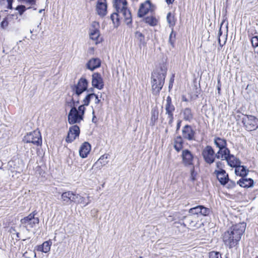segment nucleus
<instances>
[{"label":"nucleus","instance_id":"obj_1","mask_svg":"<svg viewBox=\"0 0 258 258\" xmlns=\"http://www.w3.org/2000/svg\"><path fill=\"white\" fill-rule=\"evenodd\" d=\"M246 224L239 223L231 226L223 235V241L230 248L236 246L245 231Z\"/></svg>","mask_w":258,"mask_h":258},{"label":"nucleus","instance_id":"obj_2","mask_svg":"<svg viewBox=\"0 0 258 258\" xmlns=\"http://www.w3.org/2000/svg\"><path fill=\"white\" fill-rule=\"evenodd\" d=\"M166 73V69L162 67L155 70L152 73V91L154 95L158 94L162 89L164 84Z\"/></svg>","mask_w":258,"mask_h":258},{"label":"nucleus","instance_id":"obj_3","mask_svg":"<svg viewBox=\"0 0 258 258\" xmlns=\"http://www.w3.org/2000/svg\"><path fill=\"white\" fill-rule=\"evenodd\" d=\"M70 106L72 107L68 114V122L71 124L79 123L83 120L84 115L86 108L84 105H80L77 109L78 105H74L72 102H70Z\"/></svg>","mask_w":258,"mask_h":258},{"label":"nucleus","instance_id":"obj_4","mask_svg":"<svg viewBox=\"0 0 258 258\" xmlns=\"http://www.w3.org/2000/svg\"><path fill=\"white\" fill-rule=\"evenodd\" d=\"M88 81L85 78H81L78 83L71 87L73 92L71 101L74 105H78L80 103V96L85 91L88 87Z\"/></svg>","mask_w":258,"mask_h":258},{"label":"nucleus","instance_id":"obj_5","mask_svg":"<svg viewBox=\"0 0 258 258\" xmlns=\"http://www.w3.org/2000/svg\"><path fill=\"white\" fill-rule=\"evenodd\" d=\"M127 4L126 0H115L114 6L116 12L122 15L125 23L128 25L132 23V19L131 12L126 7Z\"/></svg>","mask_w":258,"mask_h":258},{"label":"nucleus","instance_id":"obj_6","mask_svg":"<svg viewBox=\"0 0 258 258\" xmlns=\"http://www.w3.org/2000/svg\"><path fill=\"white\" fill-rule=\"evenodd\" d=\"M37 214V212L34 211L32 213H30L28 216L25 217L24 218L20 220L21 226L25 228L27 231H30L29 228H32L35 227L36 224L39 223V219L37 217H35Z\"/></svg>","mask_w":258,"mask_h":258},{"label":"nucleus","instance_id":"obj_7","mask_svg":"<svg viewBox=\"0 0 258 258\" xmlns=\"http://www.w3.org/2000/svg\"><path fill=\"white\" fill-rule=\"evenodd\" d=\"M23 141L27 143H32L39 146L42 144L41 134L38 130L27 133L24 137Z\"/></svg>","mask_w":258,"mask_h":258},{"label":"nucleus","instance_id":"obj_8","mask_svg":"<svg viewBox=\"0 0 258 258\" xmlns=\"http://www.w3.org/2000/svg\"><path fill=\"white\" fill-rule=\"evenodd\" d=\"M242 115V122L247 131H254L258 127V119L255 116L250 115Z\"/></svg>","mask_w":258,"mask_h":258},{"label":"nucleus","instance_id":"obj_9","mask_svg":"<svg viewBox=\"0 0 258 258\" xmlns=\"http://www.w3.org/2000/svg\"><path fill=\"white\" fill-rule=\"evenodd\" d=\"M218 152L215 153L213 148L210 146H206L202 152V155L206 163L211 164L215 162V158L218 159Z\"/></svg>","mask_w":258,"mask_h":258},{"label":"nucleus","instance_id":"obj_10","mask_svg":"<svg viewBox=\"0 0 258 258\" xmlns=\"http://www.w3.org/2000/svg\"><path fill=\"white\" fill-rule=\"evenodd\" d=\"M100 25L98 22L94 21L92 23L89 29L90 38L94 41L95 44H98L102 41V38L100 37V33L99 31Z\"/></svg>","mask_w":258,"mask_h":258},{"label":"nucleus","instance_id":"obj_11","mask_svg":"<svg viewBox=\"0 0 258 258\" xmlns=\"http://www.w3.org/2000/svg\"><path fill=\"white\" fill-rule=\"evenodd\" d=\"M214 143L217 147L219 148L218 151V159H220L222 155L226 156L229 152V149L226 147L227 142L226 140L219 137H215Z\"/></svg>","mask_w":258,"mask_h":258},{"label":"nucleus","instance_id":"obj_12","mask_svg":"<svg viewBox=\"0 0 258 258\" xmlns=\"http://www.w3.org/2000/svg\"><path fill=\"white\" fill-rule=\"evenodd\" d=\"M165 114L167 115V119L168 120V124L172 126L173 121V112L175 111V107L172 104L171 98L170 96H168L166 100V104L165 105Z\"/></svg>","mask_w":258,"mask_h":258},{"label":"nucleus","instance_id":"obj_13","mask_svg":"<svg viewBox=\"0 0 258 258\" xmlns=\"http://www.w3.org/2000/svg\"><path fill=\"white\" fill-rule=\"evenodd\" d=\"M182 163L185 167L194 166V155L188 149L183 150L181 155Z\"/></svg>","mask_w":258,"mask_h":258},{"label":"nucleus","instance_id":"obj_14","mask_svg":"<svg viewBox=\"0 0 258 258\" xmlns=\"http://www.w3.org/2000/svg\"><path fill=\"white\" fill-rule=\"evenodd\" d=\"M211 213V210L203 205H199L189 209L188 213L194 215L208 216Z\"/></svg>","mask_w":258,"mask_h":258},{"label":"nucleus","instance_id":"obj_15","mask_svg":"<svg viewBox=\"0 0 258 258\" xmlns=\"http://www.w3.org/2000/svg\"><path fill=\"white\" fill-rule=\"evenodd\" d=\"M183 138L188 141L196 140V131L189 125H185L182 130Z\"/></svg>","mask_w":258,"mask_h":258},{"label":"nucleus","instance_id":"obj_16","mask_svg":"<svg viewBox=\"0 0 258 258\" xmlns=\"http://www.w3.org/2000/svg\"><path fill=\"white\" fill-rule=\"evenodd\" d=\"M80 133V128L77 125H74L71 126L66 139V142L68 143L73 142L76 138L79 136Z\"/></svg>","mask_w":258,"mask_h":258},{"label":"nucleus","instance_id":"obj_17","mask_svg":"<svg viewBox=\"0 0 258 258\" xmlns=\"http://www.w3.org/2000/svg\"><path fill=\"white\" fill-rule=\"evenodd\" d=\"M92 86L97 88L98 89L101 90L104 87V82L101 75L98 73H94L92 75Z\"/></svg>","mask_w":258,"mask_h":258},{"label":"nucleus","instance_id":"obj_18","mask_svg":"<svg viewBox=\"0 0 258 258\" xmlns=\"http://www.w3.org/2000/svg\"><path fill=\"white\" fill-rule=\"evenodd\" d=\"M220 159L226 160L228 164L231 167H236L240 164V161L235 158L233 155L230 154V151L226 156L222 155Z\"/></svg>","mask_w":258,"mask_h":258},{"label":"nucleus","instance_id":"obj_19","mask_svg":"<svg viewBox=\"0 0 258 258\" xmlns=\"http://www.w3.org/2000/svg\"><path fill=\"white\" fill-rule=\"evenodd\" d=\"M151 7V4L149 1H146L144 3L142 4L138 11V17L141 18L146 15L150 10Z\"/></svg>","mask_w":258,"mask_h":258},{"label":"nucleus","instance_id":"obj_20","mask_svg":"<svg viewBox=\"0 0 258 258\" xmlns=\"http://www.w3.org/2000/svg\"><path fill=\"white\" fill-rule=\"evenodd\" d=\"M96 10L98 14L101 16L106 15L107 11L106 0H98L96 6Z\"/></svg>","mask_w":258,"mask_h":258},{"label":"nucleus","instance_id":"obj_21","mask_svg":"<svg viewBox=\"0 0 258 258\" xmlns=\"http://www.w3.org/2000/svg\"><path fill=\"white\" fill-rule=\"evenodd\" d=\"M91 149L90 144L88 142H84L80 147L79 150L80 156L83 158L87 157Z\"/></svg>","mask_w":258,"mask_h":258},{"label":"nucleus","instance_id":"obj_22","mask_svg":"<svg viewBox=\"0 0 258 258\" xmlns=\"http://www.w3.org/2000/svg\"><path fill=\"white\" fill-rule=\"evenodd\" d=\"M193 214L188 213V215L185 217L186 222L188 226L191 228H198L199 220L197 218L195 217Z\"/></svg>","mask_w":258,"mask_h":258},{"label":"nucleus","instance_id":"obj_23","mask_svg":"<svg viewBox=\"0 0 258 258\" xmlns=\"http://www.w3.org/2000/svg\"><path fill=\"white\" fill-rule=\"evenodd\" d=\"M214 174L216 175L221 184L223 185L226 184V182H227L229 177L228 173H226L225 170H221L219 172H216V173H214Z\"/></svg>","mask_w":258,"mask_h":258},{"label":"nucleus","instance_id":"obj_24","mask_svg":"<svg viewBox=\"0 0 258 258\" xmlns=\"http://www.w3.org/2000/svg\"><path fill=\"white\" fill-rule=\"evenodd\" d=\"M101 64V61L98 58H93L89 60L87 62L86 66L87 69L91 71H93L95 69L100 67Z\"/></svg>","mask_w":258,"mask_h":258},{"label":"nucleus","instance_id":"obj_25","mask_svg":"<svg viewBox=\"0 0 258 258\" xmlns=\"http://www.w3.org/2000/svg\"><path fill=\"white\" fill-rule=\"evenodd\" d=\"M237 184L241 187L248 188L253 186V180L251 178H245L244 176L237 181Z\"/></svg>","mask_w":258,"mask_h":258},{"label":"nucleus","instance_id":"obj_26","mask_svg":"<svg viewBox=\"0 0 258 258\" xmlns=\"http://www.w3.org/2000/svg\"><path fill=\"white\" fill-rule=\"evenodd\" d=\"M109 157V154H105L102 155L99 159L97 160V162L93 165V168L94 167H96L100 169L103 166H105L108 163V161L102 162L103 160L107 159Z\"/></svg>","mask_w":258,"mask_h":258},{"label":"nucleus","instance_id":"obj_27","mask_svg":"<svg viewBox=\"0 0 258 258\" xmlns=\"http://www.w3.org/2000/svg\"><path fill=\"white\" fill-rule=\"evenodd\" d=\"M51 244L52 242L50 240L44 241L42 244L38 246L37 250L47 253L50 251Z\"/></svg>","mask_w":258,"mask_h":258},{"label":"nucleus","instance_id":"obj_28","mask_svg":"<svg viewBox=\"0 0 258 258\" xmlns=\"http://www.w3.org/2000/svg\"><path fill=\"white\" fill-rule=\"evenodd\" d=\"M183 115V118L186 121H190L194 117V114L191 112V110L189 108H185L181 111Z\"/></svg>","mask_w":258,"mask_h":258},{"label":"nucleus","instance_id":"obj_29","mask_svg":"<svg viewBox=\"0 0 258 258\" xmlns=\"http://www.w3.org/2000/svg\"><path fill=\"white\" fill-rule=\"evenodd\" d=\"M72 191L63 192L61 196V199L65 205H69L72 203Z\"/></svg>","mask_w":258,"mask_h":258},{"label":"nucleus","instance_id":"obj_30","mask_svg":"<svg viewBox=\"0 0 258 258\" xmlns=\"http://www.w3.org/2000/svg\"><path fill=\"white\" fill-rule=\"evenodd\" d=\"M235 173L237 175L242 176V177L247 175L248 170L245 169L243 166H241L240 164L235 167Z\"/></svg>","mask_w":258,"mask_h":258},{"label":"nucleus","instance_id":"obj_31","mask_svg":"<svg viewBox=\"0 0 258 258\" xmlns=\"http://www.w3.org/2000/svg\"><path fill=\"white\" fill-rule=\"evenodd\" d=\"M85 198L82 197L79 194L72 191V203H76L77 204L84 203Z\"/></svg>","mask_w":258,"mask_h":258},{"label":"nucleus","instance_id":"obj_32","mask_svg":"<svg viewBox=\"0 0 258 258\" xmlns=\"http://www.w3.org/2000/svg\"><path fill=\"white\" fill-rule=\"evenodd\" d=\"M183 147V140L180 136H178L174 140V148L177 152L181 150Z\"/></svg>","mask_w":258,"mask_h":258},{"label":"nucleus","instance_id":"obj_33","mask_svg":"<svg viewBox=\"0 0 258 258\" xmlns=\"http://www.w3.org/2000/svg\"><path fill=\"white\" fill-rule=\"evenodd\" d=\"M135 38L139 41V46H145L146 44L145 36L140 32L137 31L135 33Z\"/></svg>","mask_w":258,"mask_h":258},{"label":"nucleus","instance_id":"obj_34","mask_svg":"<svg viewBox=\"0 0 258 258\" xmlns=\"http://www.w3.org/2000/svg\"><path fill=\"white\" fill-rule=\"evenodd\" d=\"M186 216L184 215V214L181 212H175L173 214V218H172V220H183L185 219Z\"/></svg>","mask_w":258,"mask_h":258},{"label":"nucleus","instance_id":"obj_35","mask_svg":"<svg viewBox=\"0 0 258 258\" xmlns=\"http://www.w3.org/2000/svg\"><path fill=\"white\" fill-rule=\"evenodd\" d=\"M94 96V93H91L87 95L83 100V104L82 105H84V107L88 106L90 103V100L91 99H93V97Z\"/></svg>","mask_w":258,"mask_h":258},{"label":"nucleus","instance_id":"obj_36","mask_svg":"<svg viewBox=\"0 0 258 258\" xmlns=\"http://www.w3.org/2000/svg\"><path fill=\"white\" fill-rule=\"evenodd\" d=\"M121 17V18H123L122 15H120L117 12L116 13H113L111 15V19L114 25H116L117 26L118 25L119 22V17Z\"/></svg>","mask_w":258,"mask_h":258},{"label":"nucleus","instance_id":"obj_37","mask_svg":"<svg viewBox=\"0 0 258 258\" xmlns=\"http://www.w3.org/2000/svg\"><path fill=\"white\" fill-rule=\"evenodd\" d=\"M145 22L151 26H155L157 24V21L155 18L151 16L146 17L145 19Z\"/></svg>","mask_w":258,"mask_h":258},{"label":"nucleus","instance_id":"obj_38","mask_svg":"<svg viewBox=\"0 0 258 258\" xmlns=\"http://www.w3.org/2000/svg\"><path fill=\"white\" fill-rule=\"evenodd\" d=\"M167 21L170 26H173L175 24L174 16L170 13H168L167 15Z\"/></svg>","mask_w":258,"mask_h":258},{"label":"nucleus","instance_id":"obj_39","mask_svg":"<svg viewBox=\"0 0 258 258\" xmlns=\"http://www.w3.org/2000/svg\"><path fill=\"white\" fill-rule=\"evenodd\" d=\"M159 112L157 108H153L151 111V120L155 122L158 118Z\"/></svg>","mask_w":258,"mask_h":258},{"label":"nucleus","instance_id":"obj_40","mask_svg":"<svg viewBox=\"0 0 258 258\" xmlns=\"http://www.w3.org/2000/svg\"><path fill=\"white\" fill-rule=\"evenodd\" d=\"M15 10L18 11V13L20 16H22L23 13L26 11L27 8L24 5H19L16 8Z\"/></svg>","mask_w":258,"mask_h":258},{"label":"nucleus","instance_id":"obj_41","mask_svg":"<svg viewBox=\"0 0 258 258\" xmlns=\"http://www.w3.org/2000/svg\"><path fill=\"white\" fill-rule=\"evenodd\" d=\"M216 166L217 169H216L214 171V173H216V172H219L221 170H224L223 169L224 164L222 162H221V161L217 162L216 163Z\"/></svg>","mask_w":258,"mask_h":258},{"label":"nucleus","instance_id":"obj_42","mask_svg":"<svg viewBox=\"0 0 258 258\" xmlns=\"http://www.w3.org/2000/svg\"><path fill=\"white\" fill-rule=\"evenodd\" d=\"M251 43L253 47H258V37L253 36L251 38Z\"/></svg>","mask_w":258,"mask_h":258},{"label":"nucleus","instance_id":"obj_43","mask_svg":"<svg viewBox=\"0 0 258 258\" xmlns=\"http://www.w3.org/2000/svg\"><path fill=\"white\" fill-rule=\"evenodd\" d=\"M209 258H222L219 252L212 251L209 253Z\"/></svg>","mask_w":258,"mask_h":258},{"label":"nucleus","instance_id":"obj_44","mask_svg":"<svg viewBox=\"0 0 258 258\" xmlns=\"http://www.w3.org/2000/svg\"><path fill=\"white\" fill-rule=\"evenodd\" d=\"M226 187L228 188H232L235 186L236 184L235 182L231 180H230L229 178L227 180V182H226V184L225 185Z\"/></svg>","mask_w":258,"mask_h":258},{"label":"nucleus","instance_id":"obj_45","mask_svg":"<svg viewBox=\"0 0 258 258\" xmlns=\"http://www.w3.org/2000/svg\"><path fill=\"white\" fill-rule=\"evenodd\" d=\"M20 1L30 6H33L35 5L36 3V0H21Z\"/></svg>","mask_w":258,"mask_h":258},{"label":"nucleus","instance_id":"obj_46","mask_svg":"<svg viewBox=\"0 0 258 258\" xmlns=\"http://www.w3.org/2000/svg\"><path fill=\"white\" fill-rule=\"evenodd\" d=\"M190 167H191L190 169V178L192 181H194L196 179V173L195 172L194 166Z\"/></svg>","mask_w":258,"mask_h":258},{"label":"nucleus","instance_id":"obj_47","mask_svg":"<svg viewBox=\"0 0 258 258\" xmlns=\"http://www.w3.org/2000/svg\"><path fill=\"white\" fill-rule=\"evenodd\" d=\"M1 27L3 29L6 28L8 25V22L7 18L4 19L1 24Z\"/></svg>","mask_w":258,"mask_h":258},{"label":"nucleus","instance_id":"obj_48","mask_svg":"<svg viewBox=\"0 0 258 258\" xmlns=\"http://www.w3.org/2000/svg\"><path fill=\"white\" fill-rule=\"evenodd\" d=\"M174 75H173L170 80V82H169V89H170L173 86V83L174 82Z\"/></svg>","mask_w":258,"mask_h":258},{"label":"nucleus","instance_id":"obj_49","mask_svg":"<svg viewBox=\"0 0 258 258\" xmlns=\"http://www.w3.org/2000/svg\"><path fill=\"white\" fill-rule=\"evenodd\" d=\"M93 99H94L95 103L98 104L100 103V100L98 98V97L97 95L95 94V96L93 97Z\"/></svg>","mask_w":258,"mask_h":258},{"label":"nucleus","instance_id":"obj_50","mask_svg":"<svg viewBox=\"0 0 258 258\" xmlns=\"http://www.w3.org/2000/svg\"><path fill=\"white\" fill-rule=\"evenodd\" d=\"M221 86V84L220 80V79H218V82H217V90H218V92L219 94L220 92Z\"/></svg>","mask_w":258,"mask_h":258},{"label":"nucleus","instance_id":"obj_51","mask_svg":"<svg viewBox=\"0 0 258 258\" xmlns=\"http://www.w3.org/2000/svg\"><path fill=\"white\" fill-rule=\"evenodd\" d=\"M222 35V31H221V28L220 29L219 31V32H218V37H219V38H218V42H219V44L220 45V46L221 47H222L223 44H221V40H220V36Z\"/></svg>","mask_w":258,"mask_h":258},{"label":"nucleus","instance_id":"obj_52","mask_svg":"<svg viewBox=\"0 0 258 258\" xmlns=\"http://www.w3.org/2000/svg\"><path fill=\"white\" fill-rule=\"evenodd\" d=\"M174 35V37H175V34H173V32H171V34H170V36H169V41L170 43L172 45L173 44V42H174V41H173V40H172V35Z\"/></svg>","mask_w":258,"mask_h":258},{"label":"nucleus","instance_id":"obj_53","mask_svg":"<svg viewBox=\"0 0 258 258\" xmlns=\"http://www.w3.org/2000/svg\"><path fill=\"white\" fill-rule=\"evenodd\" d=\"M91 203V200L90 199V197H87V202H85L84 201V203H83L84 204V206H86L87 205H88L89 204H90Z\"/></svg>","mask_w":258,"mask_h":258},{"label":"nucleus","instance_id":"obj_54","mask_svg":"<svg viewBox=\"0 0 258 258\" xmlns=\"http://www.w3.org/2000/svg\"><path fill=\"white\" fill-rule=\"evenodd\" d=\"M181 121L180 120H179L177 122V126H176V130L178 131L180 127V124Z\"/></svg>","mask_w":258,"mask_h":258},{"label":"nucleus","instance_id":"obj_55","mask_svg":"<svg viewBox=\"0 0 258 258\" xmlns=\"http://www.w3.org/2000/svg\"><path fill=\"white\" fill-rule=\"evenodd\" d=\"M175 0H166V2L168 5L172 4Z\"/></svg>","mask_w":258,"mask_h":258},{"label":"nucleus","instance_id":"obj_56","mask_svg":"<svg viewBox=\"0 0 258 258\" xmlns=\"http://www.w3.org/2000/svg\"><path fill=\"white\" fill-rule=\"evenodd\" d=\"M181 225L183 226L184 227L186 226V225L184 223H181Z\"/></svg>","mask_w":258,"mask_h":258},{"label":"nucleus","instance_id":"obj_57","mask_svg":"<svg viewBox=\"0 0 258 258\" xmlns=\"http://www.w3.org/2000/svg\"><path fill=\"white\" fill-rule=\"evenodd\" d=\"M16 235H17V238H19L20 237V236H19L20 235V233H19L17 232Z\"/></svg>","mask_w":258,"mask_h":258},{"label":"nucleus","instance_id":"obj_58","mask_svg":"<svg viewBox=\"0 0 258 258\" xmlns=\"http://www.w3.org/2000/svg\"><path fill=\"white\" fill-rule=\"evenodd\" d=\"M95 118V116H93V118H92V121H93V122H95V121H94Z\"/></svg>","mask_w":258,"mask_h":258},{"label":"nucleus","instance_id":"obj_59","mask_svg":"<svg viewBox=\"0 0 258 258\" xmlns=\"http://www.w3.org/2000/svg\"><path fill=\"white\" fill-rule=\"evenodd\" d=\"M43 11V10H42V9L40 10L39 11V13H41L42 12V11Z\"/></svg>","mask_w":258,"mask_h":258},{"label":"nucleus","instance_id":"obj_60","mask_svg":"<svg viewBox=\"0 0 258 258\" xmlns=\"http://www.w3.org/2000/svg\"><path fill=\"white\" fill-rule=\"evenodd\" d=\"M236 118H240V116H239V115H237V116H236Z\"/></svg>","mask_w":258,"mask_h":258},{"label":"nucleus","instance_id":"obj_61","mask_svg":"<svg viewBox=\"0 0 258 258\" xmlns=\"http://www.w3.org/2000/svg\"><path fill=\"white\" fill-rule=\"evenodd\" d=\"M105 161H107L105 160H103L102 161V162H105Z\"/></svg>","mask_w":258,"mask_h":258},{"label":"nucleus","instance_id":"obj_62","mask_svg":"<svg viewBox=\"0 0 258 258\" xmlns=\"http://www.w3.org/2000/svg\"><path fill=\"white\" fill-rule=\"evenodd\" d=\"M139 258H143L142 256H140L139 257Z\"/></svg>","mask_w":258,"mask_h":258},{"label":"nucleus","instance_id":"obj_63","mask_svg":"<svg viewBox=\"0 0 258 258\" xmlns=\"http://www.w3.org/2000/svg\"><path fill=\"white\" fill-rule=\"evenodd\" d=\"M198 97V94H196V97Z\"/></svg>","mask_w":258,"mask_h":258},{"label":"nucleus","instance_id":"obj_64","mask_svg":"<svg viewBox=\"0 0 258 258\" xmlns=\"http://www.w3.org/2000/svg\"><path fill=\"white\" fill-rule=\"evenodd\" d=\"M30 8H31V7H28L27 9H30Z\"/></svg>","mask_w":258,"mask_h":258}]
</instances>
